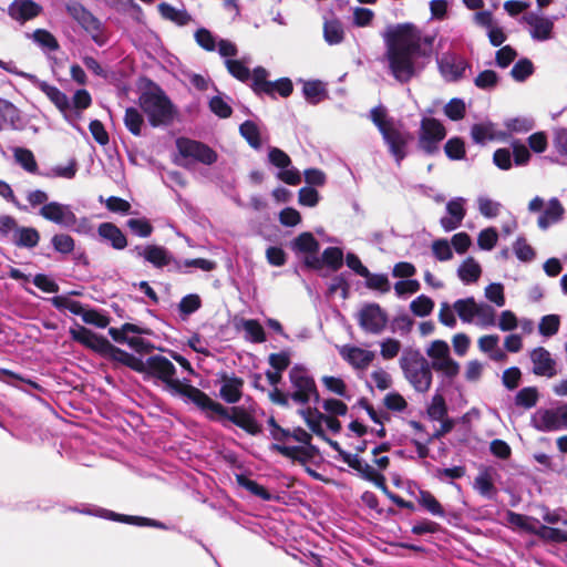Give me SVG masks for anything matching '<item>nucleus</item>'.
I'll use <instances>...</instances> for the list:
<instances>
[{
  "label": "nucleus",
  "mask_w": 567,
  "mask_h": 567,
  "mask_svg": "<svg viewBox=\"0 0 567 567\" xmlns=\"http://www.w3.org/2000/svg\"><path fill=\"white\" fill-rule=\"evenodd\" d=\"M434 34L422 35L413 25H398L384 35L383 60L390 74L400 83H408L424 68L419 60L432 53Z\"/></svg>",
  "instance_id": "f257e3e1"
},
{
  "label": "nucleus",
  "mask_w": 567,
  "mask_h": 567,
  "mask_svg": "<svg viewBox=\"0 0 567 567\" xmlns=\"http://www.w3.org/2000/svg\"><path fill=\"white\" fill-rule=\"evenodd\" d=\"M144 373L165 383L173 395H179L197 406H210L215 411L224 412L223 405L212 400L205 392L189 384L187 380L181 381L176 379L175 365L163 355L155 354L148 357Z\"/></svg>",
  "instance_id": "f03ea898"
},
{
  "label": "nucleus",
  "mask_w": 567,
  "mask_h": 567,
  "mask_svg": "<svg viewBox=\"0 0 567 567\" xmlns=\"http://www.w3.org/2000/svg\"><path fill=\"white\" fill-rule=\"evenodd\" d=\"M463 323L475 324L487 329L496 326V310L486 302H477L473 297L455 300L452 305L447 301L440 303L439 321L447 327L455 328L456 316Z\"/></svg>",
  "instance_id": "7ed1b4c3"
},
{
  "label": "nucleus",
  "mask_w": 567,
  "mask_h": 567,
  "mask_svg": "<svg viewBox=\"0 0 567 567\" xmlns=\"http://www.w3.org/2000/svg\"><path fill=\"white\" fill-rule=\"evenodd\" d=\"M270 427V435L276 441L271 445V450L280 453L281 455L307 463L312 460L318 450L311 444V434L301 427H296L289 431L279 426L274 417L268 420Z\"/></svg>",
  "instance_id": "20e7f679"
},
{
  "label": "nucleus",
  "mask_w": 567,
  "mask_h": 567,
  "mask_svg": "<svg viewBox=\"0 0 567 567\" xmlns=\"http://www.w3.org/2000/svg\"><path fill=\"white\" fill-rule=\"evenodd\" d=\"M399 367L404 379L416 391L425 393L433 381L431 364L421 351L413 347H405L399 359Z\"/></svg>",
  "instance_id": "39448f33"
},
{
  "label": "nucleus",
  "mask_w": 567,
  "mask_h": 567,
  "mask_svg": "<svg viewBox=\"0 0 567 567\" xmlns=\"http://www.w3.org/2000/svg\"><path fill=\"white\" fill-rule=\"evenodd\" d=\"M140 105L152 126L168 125L174 118V106L158 87L142 93Z\"/></svg>",
  "instance_id": "423d86ee"
},
{
  "label": "nucleus",
  "mask_w": 567,
  "mask_h": 567,
  "mask_svg": "<svg viewBox=\"0 0 567 567\" xmlns=\"http://www.w3.org/2000/svg\"><path fill=\"white\" fill-rule=\"evenodd\" d=\"M39 215L45 220L79 234H89L92 229L86 217L78 218L70 205L59 202L47 203L40 208Z\"/></svg>",
  "instance_id": "0eeeda50"
},
{
  "label": "nucleus",
  "mask_w": 567,
  "mask_h": 567,
  "mask_svg": "<svg viewBox=\"0 0 567 567\" xmlns=\"http://www.w3.org/2000/svg\"><path fill=\"white\" fill-rule=\"evenodd\" d=\"M291 383L290 398L298 404H307L312 398H319L316 382L309 371L302 365H295L289 371Z\"/></svg>",
  "instance_id": "6e6552de"
},
{
  "label": "nucleus",
  "mask_w": 567,
  "mask_h": 567,
  "mask_svg": "<svg viewBox=\"0 0 567 567\" xmlns=\"http://www.w3.org/2000/svg\"><path fill=\"white\" fill-rule=\"evenodd\" d=\"M427 357L432 360L431 370L442 372L447 378H454L460 371V364L452 359L450 347L443 340H434L426 349Z\"/></svg>",
  "instance_id": "1a4fd4ad"
},
{
  "label": "nucleus",
  "mask_w": 567,
  "mask_h": 567,
  "mask_svg": "<svg viewBox=\"0 0 567 567\" xmlns=\"http://www.w3.org/2000/svg\"><path fill=\"white\" fill-rule=\"evenodd\" d=\"M218 53L225 59V66L227 71L239 81H247L250 78V70L248 64L250 63L249 58H243L240 60H234L238 53L237 45L225 39H220L218 43Z\"/></svg>",
  "instance_id": "9d476101"
},
{
  "label": "nucleus",
  "mask_w": 567,
  "mask_h": 567,
  "mask_svg": "<svg viewBox=\"0 0 567 567\" xmlns=\"http://www.w3.org/2000/svg\"><path fill=\"white\" fill-rule=\"evenodd\" d=\"M198 408L206 411L209 417H213L214 415L225 417L251 435H256L261 431V427L255 420L254 415L241 406H234L230 410L223 406L224 412L215 411V409L210 406Z\"/></svg>",
  "instance_id": "9b49d317"
},
{
  "label": "nucleus",
  "mask_w": 567,
  "mask_h": 567,
  "mask_svg": "<svg viewBox=\"0 0 567 567\" xmlns=\"http://www.w3.org/2000/svg\"><path fill=\"white\" fill-rule=\"evenodd\" d=\"M532 424L542 432L567 430V404L536 411L532 416Z\"/></svg>",
  "instance_id": "f8f14e48"
},
{
  "label": "nucleus",
  "mask_w": 567,
  "mask_h": 567,
  "mask_svg": "<svg viewBox=\"0 0 567 567\" xmlns=\"http://www.w3.org/2000/svg\"><path fill=\"white\" fill-rule=\"evenodd\" d=\"M359 326L371 334H380L388 324V315L378 303L364 305L358 313Z\"/></svg>",
  "instance_id": "ddd939ff"
},
{
  "label": "nucleus",
  "mask_w": 567,
  "mask_h": 567,
  "mask_svg": "<svg viewBox=\"0 0 567 567\" xmlns=\"http://www.w3.org/2000/svg\"><path fill=\"white\" fill-rule=\"evenodd\" d=\"M268 162L277 167V177L288 185H298L301 182L300 172L291 166V159L287 153L278 147H269Z\"/></svg>",
  "instance_id": "4468645a"
},
{
  "label": "nucleus",
  "mask_w": 567,
  "mask_h": 567,
  "mask_svg": "<svg viewBox=\"0 0 567 567\" xmlns=\"http://www.w3.org/2000/svg\"><path fill=\"white\" fill-rule=\"evenodd\" d=\"M446 132L442 123L433 117H423L421 121L419 145L427 154L437 150L439 143L445 137Z\"/></svg>",
  "instance_id": "2eb2a0df"
},
{
  "label": "nucleus",
  "mask_w": 567,
  "mask_h": 567,
  "mask_svg": "<svg viewBox=\"0 0 567 567\" xmlns=\"http://www.w3.org/2000/svg\"><path fill=\"white\" fill-rule=\"evenodd\" d=\"M176 146L183 157L192 158L205 165H212L217 161L216 152L200 142L178 138Z\"/></svg>",
  "instance_id": "dca6fc26"
},
{
  "label": "nucleus",
  "mask_w": 567,
  "mask_h": 567,
  "mask_svg": "<svg viewBox=\"0 0 567 567\" xmlns=\"http://www.w3.org/2000/svg\"><path fill=\"white\" fill-rule=\"evenodd\" d=\"M68 13L87 32L91 34L94 42L99 45L103 44L101 40V23L100 21L81 3L71 1L66 3Z\"/></svg>",
  "instance_id": "f3484780"
},
{
  "label": "nucleus",
  "mask_w": 567,
  "mask_h": 567,
  "mask_svg": "<svg viewBox=\"0 0 567 567\" xmlns=\"http://www.w3.org/2000/svg\"><path fill=\"white\" fill-rule=\"evenodd\" d=\"M76 511L82 514L97 516L101 518L121 522V523L134 524V525H140V526H154V527H161V528L163 527V524L159 522H156V520H152V519L138 517V516L121 515V514H116L112 511L104 509V508L96 507V506L83 507V508L76 509Z\"/></svg>",
  "instance_id": "a211bd4d"
},
{
  "label": "nucleus",
  "mask_w": 567,
  "mask_h": 567,
  "mask_svg": "<svg viewBox=\"0 0 567 567\" xmlns=\"http://www.w3.org/2000/svg\"><path fill=\"white\" fill-rule=\"evenodd\" d=\"M441 75L449 82H455L464 76L468 63L455 53H445L437 61Z\"/></svg>",
  "instance_id": "6ab92c4d"
},
{
  "label": "nucleus",
  "mask_w": 567,
  "mask_h": 567,
  "mask_svg": "<svg viewBox=\"0 0 567 567\" xmlns=\"http://www.w3.org/2000/svg\"><path fill=\"white\" fill-rule=\"evenodd\" d=\"M69 332L72 340L94 351L104 352L112 347L106 338L97 336L93 331L78 323L74 327L70 328Z\"/></svg>",
  "instance_id": "aec40b11"
},
{
  "label": "nucleus",
  "mask_w": 567,
  "mask_h": 567,
  "mask_svg": "<svg viewBox=\"0 0 567 567\" xmlns=\"http://www.w3.org/2000/svg\"><path fill=\"white\" fill-rule=\"evenodd\" d=\"M339 354L355 370H365L375 358L373 351L350 344L342 346Z\"/></svg>",
  "instance_id": "412c9836"
},
{
  "label": "nucleus",
  "mask_w": 567,
  "mask_h": 567,
  "mask_svg": "<svg viewBox=\"0 0 567 567\" xmlns=\"http://www.w3.org/2000/svg\"><path fill=\"white\" fill-rule=\"evenodd\" d=\"M529 34L536 41H547L553 38L554 18H547L534 12L525 16Z\"/></svg>",
  "instance_id": "4be33fe9"
},
{
  "label": "nucleus",
  "mask_w": 567,
  "mask_h": 567,
  "mask_svg": "<svg viewBox=\"0 0 567 567\" xmlns=\"http://www.w3.org/2000/svg\"><path fill=\"white\" fill-rule=\"evenodd\" d=\"M529 357L536 375L553 378L556 374V362L548 350L543 347L535 348Z\"/></svg>",
  "instance_id": "5701e85b"
},
{
  "label": "nucleus",
  "mask_w": 567,
  "mask_h": 567,
  "mask_svg": "<svg viewBox=\"0 0 567 567\" xmlns=\"http://www.w3.org/2000/svg\"><path fill=\"white\" fill-rule=\"evenodd\" d=\"M133 251L156 268L168 266L173 260L171 252L157 245L136 246Z\"/></svg>",
  "instance_id": "b1692460"
},
{
  "label": "nucleus",
  "mask_w": 567,
  "mask_h": 567,
  "mask_svg": "<svg viewBox=\"0 0 567 567\" xmlns=\"http://www.w3.org/2000/svg\"><path fill=\"white\" fill-rule=\"evenodd\" d=\"M41 11L42 7L33 0H13L8 9L9 16L20 23L34 19Z\"/></svg>",
  "instance_id": "393cba45"
},
{
  "label": "nucleus",
  "mask_w": 567,
  "mask_h": 567,
  "mask_svg": "<svg viewBox=\"0 0 567 567\" xmlns=\"http://www.w3.org/2000/svg\"><path fill=\"white\" fill-rule=\"evenodd\" d=\"M39 89L59 109L64 118L72 123V104L68 95L60 91L56 86L50 85L47 82H40Z\"/></svg>",
  "instance_id": "a878e982"
},
{
  "label": "nucleus",
  "mask_w": 567,
  "mask_h": 567,
  "mask_svg": "<svg viewBox=\"0 0 567 567\" xmlns=\"http://www.w3.org/2000/svg\"><path fill=\"white\" fill-rule=\"evenodd\" d=\"M244 381L243 379L223 374L220 378L219 396L227 403H237L243 394Z\"/></svg>",
  "instance_id": "bb28decb"
},
{
  "label": "nucleus",
  "mask_w": 567,
  "mask_h": 567,
  "mask_svg": "<svg viewBox=\"0 0 567 567\" xmlns=\"http://www.w3.org/2000/svg\"><path fill=\"white\" fill-rule=\"evenodd\" d=\"M382 137L398 165H400L406 155V136L395 127H392L389 131L383 132Z\"/></svg>",
  "instance_id": "cd10ccee"
},
{
  "label": "nucleus",
  "mask_w": 567,
  "mask_h": 567,
  "mask_svg": "<svg viewBox=\"0 0 567 567\" xmlns=\"http://www.w3.org/2000/svg\"><path fill=\"white\" fill-rule=\"evenodd\" d=\"M564 213L565 209L560 202L556 197L550 198L544 213L538 217V227L543 230H546L551 225L560 221Z\"/></svg>",
  "instance_id": "c85d7f7f"
},
{
  "label": "nucleus",
  "mask_w": 567,
  "mask_h": 567,
  "mask_svg": "<svg viewBox=\"0 0 567 567\" xmlns=\"http://www.w3.org/2000/svg\"><path fill=\"white\" fill-rule=\"evenodd\" d=\"M99 236L109 241L114 249L122 250L127 246L123 231L112 223H102L97 228Z\"/></svg>",
  "instance_id": "c756f323"
},
{
  "label": "nucleus",
  "mask_w": 567,
  "mask_h": 567,
  "mask_svg": "<svg viewBox=\"0 0 567 567\" xmlns=\"http://www.w3.org/2000/svg\"><path fill=\"white\" fill-rule=\"evenodd\" d=\"M481 274L482 268L473 257H467L457 269V276L465 285L476 282L481 277Z\"/></svg>",
  "instance_id": "7c9ffc66"
},
{
  "label": "nucleus",
  "mask_w": 567,
  "mask_h": 567,
  "mask_svg": "<svg viewBox=\"0 0 567 567\" xmlns=\"http://www.w3.org/2000/svg\"><path fill=\"white\" fill-rule=\"evenodd\" d=\"M473 488L483 497L493 499L497 493L489 470H483L474 480Z\"/></svg>",
  "instance_id": "2f4dec72"
},
{
  "label": "nucleus",
  "mask_w": 567,
  "mask_h": 567,
  "mask_svg": "<svg viewBox=\"0 0 567 567\" xmlns=\"http://www.w3.org/2000/svg\"><path fill=\"white\" fill-rule=\"evenodd\" d=\"M39 240V231L32 227H18L12 236V241L18 247L34 248Z\"/></svg>",
  "instance_id": "473e14b6"
},
{
  "label": "nucleus",
  "mask_w": 567,
  "mask_h": 567,
  "mask_svg": "<svg viewBox=\"0 0 567 567\" xmlns=\"http://www.w3.org/2000/svg\"><path fill=\"white\" fill-rule=\"evenodd\" d=\"M238 327L245 332V339L252 343L266 341V333L262 326L255 319H241Z\"/></svg>",
  "instance_id": "72a5a7b5"
},
{
  "label": "nucleus",
  "mask_w": 567,
  "mask_h": 567,
  "mask_svg": "<svg viewBox=\"0 0 567 567\" xmlns=\"http://www.w3.org/2000/svg\"><path fill=\"white\" fill-rule=\"evenodd\" d=\"M20 121L18 109L8 101H0V131L17 128Z\"/></svg>",
  "instance_id": "f704fd0d"
},
{
  "label": "nucleus",
  "mask_w": 567,
  "mask_h": 567,
  "mask_svg": "<svg viewBox=\"0 0 567 567\" xmlns=\"http://www.w3.org/2000/svg\"><path fill=\"white\" fill-rule=\"evenodd\" d=\"M157 8L163 19L172 21L177 25H186L190 21V16L186 10L177 9L169 3L162 2Z\"/></svg>",
  "instance_id": "c9c22d12"
},
{
  "label": "nucleus",
  "mask_w": 567,
  "mask_h": 567,
  "mask_svg": "<svg viewBox=\"0 0 567 567\" xmlns=\"http://www.w3.org/2000/svg\"><path fill=\"white\" fill-rule=\"evenodd\" d=\"M150 330L145 328H141L133 323H124L120 329L117 328H110L109 334L112 337V339L115 342L124 343L125 340H128L132 336H140V334H148Z\"/></svg>",
  "instance_id": "e433bc0d"
},
{
  "label": "nucleus",
  "mask_w": 567,
  "mask_h": 567,
  "mask_svg": "<svg viewBox=\"0 0 567 567\" xmlns=\"http://www.w3.org/2000/svg\"><path fill=\"white\" fill-rule=\"evenodd\" d=\"M291 248L296 252L318 254L319 243L311 233H302L291 243Z\"/></svg>",
  "instance_id": "4c0bfd02"
},
{
  "label": "nucleus",
  "mask_w": 567,
  "mask_h": 567,
  "mask_svg": "<svg viewBox=\"0 0 567 567\" xmlns=\"http://www.w3.org/2000/svg\"><path fill=\"white\" fill-rule=\"evenodd\" d=\"M417 502L431 515L436 517L445 516V511L442 505L429 491L421 489L417 495Z\"/></svg>",
  "instance_id": "58836bf2"
},
{
  "label": "nucleus",
  "mask_w": 567,
  "mask_h": 567,
  "mask_svg": "<svg viewBox=\"0 0 567 567\" xmlns=\"http://www.w3.org/2000/svg\"><path fill=\"white\" fill-rule=\"evenodd\" d=\"M505 519L506 524L512 528H517L533 534L535 533L536 527L534 525V519L528 516L515 513L513 511H507L505 514Z\"/></svg>",
  "instance_id": "ea45409f"
},
{
  "label": "nucleus",
  "mask_w": 567,
  "mask_h": 567,
  "mask_svg": "<svg viewBox=\"0 0 567 567\" xmlns=\"http://www.w3.org/2000/svg\"><path fill=\"white\" fill-rule=\"evenodd\" d=\"M236 481L239 486L244 487L248 492H250L252 495L264 499V501H271L272 495L261 485H259L257 482L250 480L249 477L240 474L236 475Z\"/></svg>",
  "instance_id": "a19ab883"
},
{
  "label": "nucleus",
  "mask_w": 567,
  "mask_h": 567,
  "mask_svg": "<svg viewBox=\"0 0 567 567\" xmlns=\"http://www.w3.org/2000/svg\"><path fill=\"white\" fill-rule=\"evenodd\" d=\"M252 89L257 94H270L271 81H268V71L262 66L254 69L252 74Z\"/></svg>",
  "instance_id": "79ce46f5"
},
{
  "label": "nucleus",
  "mask_w": 567,
  "mask_h": 567,
  "mask_svg": "<svg viewBox=\"0 0 567 567\" xmlns=\"http://www.w3.org/2000/svg\"><path fill=\"white\" fill-rule=\"evenodd\" d=\"M31 38L40 48L45 51L52 52L59 49V42L55 37L44 29H37L32 33Z\"/></svg>",
  "instance_id": "37998d69"
},
{
  "label": "nucleus",
  "mask_w": 567,
  "mask_h": 567,
  "mask_svg": "<svg viewBox=\"0 0 567 567\" xmlns=\"http://www.w3.org/2000/svg\"><path fill=\"white\" fill-rule=\"evenodd\" d=\"M323 35L324 40L331 45L342 42L344 31L341 22L338 20L326 21L323 27Z\"/></svg>",
  "instance_id": "c03bdc74"
},
{
  "label": "nucleus",
  "mask_w": 567,
  "mask_h": 567,
  "mask_svg": "<svg viewBox=\"0 0 567 567\" xmlns=\"http://www.w3.org/2000/svg\"><path fill=\"white\" fill-rule=\"evenodd\" d=\"M240 134L248 142V144L255 148L259 150L261 147V138L258 126L251 122L246 121L239 127Z\"/></svg>",
  "instance_id": "a18cd8bd"
},
{
  "label": "nucleus",
  "mask_w": 567,
  "mask_h": 567,
  "mask_svg": "<svg viewBox=\"0 0 567 567\" xmlns=\"http://www.w3.org/2000/svg\"><path fill=\"white\" fill-rule=\"evenodd\" d=\"M92 99L90 93L82 89L78 90L71 101L72 104V122L81 116V112L91 105Z\"/></svg>",
  "instance_id": "49530a36"
},
{
  "label": "nucleus",
  "mask_w": 567,
  "mask_h": 567,
  "mask_svg": "<svg viewBox=\"0 0 567 567\" xmlns=\"http://www.w3.org/2000/svg\"><path fill=\"white\" fill-rule=\"evenodd\" d=\"M495 127L491 122L474 124L471 130L472 138L475 143H485L495 137Z\"/></svg>",
  "instance_id": "de8ad7c7"
},
{
  "label": "nucleus",
  "mask_w": 567,
  "mask_h": 567,
  "mask_svg": "<svg viewBox=\"0 0 567 567\" xmlns=\"http://www.w3.org/2000/svg\"><path fill=\"white\" fill-rule=\"evenodd\" d=\"M13 156L16 162L24 168L29 173H35L38 169V164L34 158L33 153L23 147H17L13 152Z\"/></svg>",
  "instance_id": "09e8293b"
},
{
  "label": "nucleus",
  "mask_w": 567,
  "mask_h": 567,
  "mask_svg": "<svg viewBox=\"0 0 567 567\" xmlns=\"http://www.w3.org/2000/svg\"><path fill=\"white\" fill-rule=\"evenodd\" d=\"M202 307V299L196 293H189L182 298L178 303L179 316L186 319Z\"/></svg>",
  "instance_id": "8fccbe9b"
},
{
  "label": "nucleus",
  "mask_w": 567,
  "mask_h": 567,
  "mask_svg": "<svg viewBox=\"0 0 567 567\" xmlns=\"http://www.w3.org/2000/svg\"><path fill=\"white\" fill-rule=\"evenodd\" d=\"M380 355L383 360H392L402 353V343L395 338H384L379 342Z\"/></svg>",
  "instance_id": "3c124183"
},
{
  "label": "nucleus",
  "mask_w": 567,
  "mask_h": 567,
  "mask_svg": "<svg viewBox=\"0 0 567 567\" xmlns=\"http://www.w3.org/2000/svg\"><path fill=\"white\" fill-rule=\"evenodd\" d=\"M341 461L357 471L362 478H364L367 474H371L372 466L364 462L358 454L341 452Z\"/></svg>",
  "instance_id": "603ef678"
},
{
  "label": "nucleus",
  "mask_w": 567,
  "mask_h": 567,
  "mask_svg": "<svg viewBox=\"0 0 567 567\" xmlns=\"http://www.w3.org/2000/svg\"><path fill=\"white\" fill-rule=\"evenodd\" d=\"M341 461L357 471L362 478H364L367 474H371L372 466L364 462L358 454L341 452Z\"/></svg>",
  "instance_id": "864d4df0"
},
{
  "label": "nucleus",
  "mask_w": 567,
  "mask_h": 567,
  "mask_svg": "<svg viewBox=\"0 0 567 567\" xmlns=\"http://www.w3.org/2000/svg\"><path fill=\"white\" fill-rule=\"evenodd\" d=\"M476 202L478 212L485 218H495L498 216L502 208V204L499 202L484 195L478 196Z\"/></svg>",
  "instance_id": "5fc2aeb1"
},
{
  "label": "nucleus",
  "mask_w": 567,
  "mask_h": 567,
  "mask_svg": "<svg viewBox=\"0 0 567 567\" xmlns=\"http://www.w3.org/2000/svg\"><path fill=\"white\" fill-rule=\"evenodd\" d=\"M433 309H434V301L425 295L417 296L410 303V310L416 317H426V316L431 315Z\"/></svg>",
  "instance_id": "6e6d98bb"
},
{
  "label": "nucleus",
  "mask_w": 567,
  "mask_h": 567,
  "mask_svg": "<svg viewBox=\"0 0 567 567\" xmlns=\"http://www.w3.org/2000/svg\"><path fill=\"white\" fill-rule=\"evenodd\" d=\"M113 350L115 358L118 361H121L122 363L130 367L132 370L136 372L144 373L146 368V360L144 361L141 358H137L117 348H114Z\"/></svg>",
  "instance_id": "4d7b16f0"
},
{
  "label": "nucleus",
  "mask_w": 567,
  "mask_h": 567,
  "mask_svg": "<svg viewBox=\"0 0 567 567\" xmlns=\"http://www.w3.org/2000/svg\"><path fill=\"white\" fill-rule=\"evenodd\" d=\"M124 124L133 135L138 136L141 134L144 120L142 114L135 107H128L125 111Z\"/></svg>",
  "instance_id": "13d9d810"
},
{
  "label": "nucleus",
  "mask_w": 567,
  "mask_h": 567,
  "mask_svg": "<svg viewBox=\"0 0 567 567\" xmlns=\"http://www.w3.org/2000/svg\"><path fill=\"white\" fill-rule=\"evenodd\" d=\"M535 535L539 536L542 539L554 543H565L567 542V530L548 527L542 525L539 528H535Z\"/></svg>",
  "instance_id": "bf43d9fd"
},
{
  "label": "nucleus",
  "mask_w": 567,
  "mask_h": 567,
  "mask_svg": "<svg viewBox=\"0 0 567 567\" xmlns=\"http://www.w3.org/2000/svg\"><path fill=\"white\" fill-rule=\"evenodd\" d=\"M194 37L196 43L204 50L208 52H213L216 49L218 50V43L220 40H217L209 30L200 28L195 32Z\"/></svg>",
  "instance_id": "052dcab7"
},
{
  "label": "nucleus",
  "mask_w": 567,
  "mask_h": 567,
  "mask_svg": "<svg viewBox=\"0 0 567 567\" xmlns=\"http://www.w3.org/2000/svg\"><path fill=\"white\" fill-rule=\"evenodd\" d=\"M363 278H365V286L371 290L386 293L391 289L389 278L384 274H372L369 271V275Z\"/></svg>",
  "instance_id": "680f3d73"
},
{
  "label": "nucleus",
  "mask_w": 567,
  "mask_h": 567,
  "mask_svg": "<svg viewBox=\"0 0 567 567\" xmlns=\"http://www.w3.org/2000/svg\"><path fill=\"white\" fill-rule=\"evenodd\" d=\"M538 401V392L536 388L527 386L519 390L515 398V403L518 406L530 409L536 405Z\"/></svg>",
  "instance_id": "e2e57ef3"
},
{
  "label": "nucleus",
  "mask_w": 567,
  "mask_h": 567,
  "mask_svg": "<svg viewBox=\"0 0 567 567\" xmlns=\"http://www.w3.org/2000/svg\"><path fill=\"white\" fill-rule=\"evenodd\" d=\"M52 303L55 308L58 309H65V310H69L71 313L73 315H76V316H83V312L85 311V307L76 301V300H73V299H70V298H66V297H54L52 299Z\"/></svg>",
  "instance_id": "0e129e2a"
},
{
  "label": "nucleus",
  "mask_w": 567,
  "mask_h": 567,
  "mask_svg": "<svg viewBox=\"0 0 567 567\" xmlns=\"http://www.w3.org/2000/svg\"><path fill=\"white\" fill-rule=\"evenodd\" d=\"M82 320L86 324L94 326L96 328L104 329L110 323V318L105 316L103 312L85 308V311L83 312Z\"/></svg>",
  "instance_id": "69168bd1"
},
{
  "label": "nucleus",
  "mask_w": 567,
  "mask_h": 567,
  "mask_svg": "<svg viewBox=\"0 0 567 567\" xmlns=\"http://www.w3.org/2000/svg\"><path fill=\"white\" fill-rule=\"evenodd\" d=\"M414 326V320L408 315H400L393 318L391 331L404 337L408 336Z\"/></svg>",
  "instance_id": "338daca9"
},
{
  "label": "nucleus",
  "mask_w": 567,
  "mask_h": 567,
  "mask_svg": "<svg viewBox=\"0 0 567 567\" xmlns=\"http://www.w3.org/2000/svg\"><path fill=\"white\" fill-rule=\"evenodd\" d=\"M534 72V65L530 60L522 59L516 62L511 71L515 81L523 82Z\"/></svg>",
  "instance_id": "774afa93"
}]
</instances>
